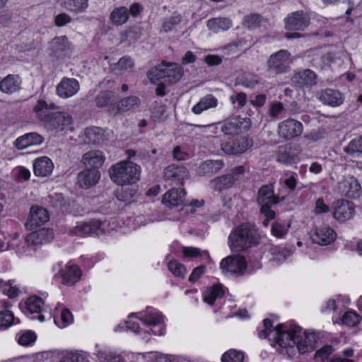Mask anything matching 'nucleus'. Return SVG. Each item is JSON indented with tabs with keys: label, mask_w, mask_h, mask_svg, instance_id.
<instances>
[{
	"label": "nucleus",
	"mask_w": 362,
	"mask_h": 362,
	"mask_svg": "<svg viewBox=\"0 0 362 362\" xmlns=\"http://www.w3.org/2000/svg\"><path fill=\"white\" fill-rule=\"evenodd\" d=\"M264 329L259 332L260 338H266L272 332H274V341L281 347L286 349V354L293 357L297 352L304 354L313 351L317 343V337L313 333H307L297 325L288 327L284 324H279L273 328L269 319L263 321Z\"/></svg>",
	"instance_id": "obj_1"
},
{
	"label": "nucleus",
	"mask_w": 362,
	"mask_h": 362,
	"mask_svg": "<svg viewBox=\"0 0 362 362\" xmlns=\"http://www.w3.org/2000/svg\"><path fill=\"white\" fill-rule=\"evenodd\" d=\"M111 180L117 185H133L140 180L141 167L126 159L112 165L109 169Z\"/></svg>",
	"instance_id": "obj_2"
},
{
	"label": "nucleus",
	"mask_w": 362,
	"mask_h": 362,
	"mask_svg": "<svg viewBox=\"0 0 362 362\" xmlns=\"http://www.w3.org/2000/svg\"><path fill=\"white\" fill-rule=\"evenodd\" d=\"M228 242L232 250L238 251L253 247L258 243L257 230L249 223H243L231 232Z\"/></svg>",
	"instance_id": "obj_3"
},
{
	"label": "nucleus",
	"mask_w": 362,
	"mask_h": 362,
	"mask_svg": "<svg viewBox=\"0 0 362 362\" xmlns=\"http://www.w3.org/2000/svg\"><path fill=\"white\" fill-rule=\"evenodd\" d=\"M291 54L286 49H281L272 54L267 62V71L274 75L288 72L291 68Z\"/></svg>",
	"instance_id": "obj_4"
},
{
	"label": "nucleus",
	"mask_w": 362,
	"mask_h": 362,
	"mask_svg": "<svg viewBox=\"0 0 362 362\" xmlns=\"http://www.w3.org/2000/svg\"><path fill=\"white\" fill-rule=\"evenodd\" d=\"M303 131L302 123L293 118H288L281 122L277 127V134L284 141H291L300 136Z\"/></svg>",
	"instance_id": "obj_5"
},
{
	"label": "nucleus",
	"mask_w": 362,
	"mask_h": 362,
	"mask_svg": "<svg viewBox=\"0 0 362 362\" xmlns=\"http://www.w3.org/2000/svg\"><path fill=\"white\" fill-rule=\"evenodd\" d=\"M163 176L170 185H183L185 180L189 177L188 170L183 165H169L164 170Z\"/></svg>",
	"instance_id": "obj_6"
},
{
	"label": "nucleus",
	"mask_w": 362,
	"mask_h": 362,
	"mask_svg": "<svg viewBox=\"0 0 362 362\" xmlns=\"http://www.w3.org/2000/svg\"><path fill=\"white\" fill-rule=\"evenodd\" d=\"M220 268L224 274L243 275L247 268V262L243 256H228L221 260Z\"/></svg>",
	"instance_id": "obj_7"
},
{
	"label": "nucleus",
	"mask_w": 362,
	"mask_h": 362,
	"mask_svg": "<svg viewBox=\"0 0 362 362\" xmlns=\"http://www.w3.org/2000/svg\"><path fill=\"white\" fill-rule=\"evenodd\" d=\"M284 22L288 30H303L309 26L310 17L307 12L300 10L289 13Z\"/></svg>",
	"instance_id": "obj_8"
},
{
	"label": "nucleus",
	"mask_w": 362,
	"mask_h": 362,
	"mask_svg": "<svg viewBox=\"0 0 362 362\" xmlns=\"http://www.w3.org/2000/svg\"><path fill=\"white\" fill-rule=\"evenodd\" d=\"M141 105V100L139 97L132 95L125 97L119 100L117 103L109 105L107 112L110 115L117 116L124 114L128 111L137 108Z\"/></svg>",
	"instance_id": "obj_9"
},
{
	"label": "nucleus",
	"mask_w": 362,
	"mask_h": 362,
	"mask_svg": "<svg viewBox=\"0 0 362 362\" xmlns=\"http://www.w3.org/2000/svg\"><path fill=\"white\" fill-rule=\"evenodd\" d=\"M252 146V141L247 137L237 136L229 139L221 145L222 151L228 155L244 153Z\"/></svg>",
	"instance_id": "obj_10"
},
{
	"label": "nucleus",
	"mask_w": 362,
	"mask_h": 362,
	"mask_svg": "<svg viewBox=\"0 0 362 362\" xmlns=\"http://www.w3.org/2000/svg\"><path fill=\"white\" fill-rule=\"evenodd\" d=\"M336 233L327 225L314 227L310 232L312 241L320 245H327L336 239Z\"/></svg>",
	"instance_id": "obj_11"
},
{
	"label": "nucleus",
	"mask_w": 362,
	"mask_h": 362,
	"mask_svg": "<svg viewBox=\"0 0 362 362\" xmlns=\"http://www.w3.org/2000/svg\"><path fill=\"white\" fill-rule=\"evenodd\" d=\"M333 218L339 222H344L353 218L354 205L345 199H338L332 204Z\"/></svg>",
	"instance_id": "obj_12"
},
{
	"label": "nucleus",
	"mask_w": 362,
	"mask_h": 362,
	"mask_svg": "<svg viewBox=\"0 0 362 362\" xmlns=\"http://www.w3.org/2000/svg\"><path fill=\"white\" fill-rule=\"evenodd\" d=\"M250 126L248 118L233 117L227 119L221 127L225 134H235L247 131Z\"/></svg>",
	"instance_id": "obj_13"
},
{
	"label": "nucleus",
	"mask_w": 362,
	"mask_h": 362,
	"mask_svg": "<svg viewBox=\"0 0 362 362\" xmlns=\"http://www.w3.org/2000/svg\"><path fill=\"white\" fill-rule=\"evenodd\" d=\"M49 218V214L45 209L33 206L30 209V215L25 226L28 230H32L35 227L46 223Z\"/></svg>",
	"instance_id": "obj_14"
},
{
	"label": "nucleus",
	"mask_w": 362,
	"mask_h": 362,
	"mask_svg": "<svg viewBox=\"0 0 362 362\" xmlns=\"http://www.w3.org/2000/svg\"><path fill=\"white\" fill-rule=\"evenodd\" d=\"M317 74L311 69H307L296 73L291 78L292 83L297 88H310L315 86Z\"/></svg>",
	"instance_id": "obj_15"
},
{
	"label": "nucleus",
	"mask_w": 362,
	"mask_h": 362,
	"mask_svg": "<svg viewBox=\"0 0 362 362\" xmlns=\"http://www.w3.org/2000/svg\"><path fill=\"white\" fill-rule=\"evenodd\" d=\"M78 81L73 78H63L56 87L57 94L62 98L74 95L79 90Z\"/></svg>",
	"instance_id": "obj_16"
},
{
	"label": "nucleus",
	"mask_w": 362,
	"mask_h": 362,
	"mask_svg": "<svg viewBox=\"0 0 362 362\" xmlns=\"http://www.w3.org/2000/svg\"><path fill=\"white\" fill-rule=\"evenodd\" d=\"M279 201V197L274 194L273 184L264 185L259 189L257 195V202L260 206L275 205L277 204Z\"/></svg>",
	"instance_id": "obj_17"
},
{
	"label": "nucleus",
	"mask_w": 362,
	"mask_h": 362,
	"mask_svg": "<svg viewBox=\"0 0 362 362\" xmlns=\"http://www.w3.org/2000/svg\"><path fill=\"white\" fill-rule=\"evenodd\" d=\"M100 177V173L96 168H87L78 174L77 182L81 188H89L95 185Z\"/></svg>",
	"instance_id": "obj_18"
},
{
	"label": "nucleus",
	"mask_w": 362,
	"mask_h": 362,
	"mask_svg": "<svg viewBox=\"0 0 362 362\" xmlns=\"http://www.w3.org/2000/svg\"><path fill=\"white\" fill-rule=\"evenodd\" d=\"M339 191L341 195L356 199L360 197L361 186L358 180L351 177L339 183Z\"/></svg>",
	"instance_id": "obj_19"
},
{
	"label": "nucleus",
	"mask_w": 362,
	"mask_h": 362,
	"mask_svg": "<svg viewBox=\"0 0 362 362\" xmlns=\"http://www.w3.org/2000/svg\"><path fill=\"white\" fill-rule=\"evenodd\" d=\"M54 238L53 230L49 228H40L29 233L25 238L28 246L49 243Z\"/></svg>",
	"instance_id": "obj_20"
},
{
	"label": "nucleus",
	"mask_w": 362,
	"mask_h": 362,
	"mask_svg": "<svg viewBox=\"0 0 362 362\" xmlns=\"http://www.w3.org/2000/svg\"><path fill=\"white\" fill-rule=\"evenodd\" d=\"M317 98L324 105L331 107H337L343 103L344 98L341 93L335 89L326 88L319 91Z\"/></svg>",
	"instance_id": "obj_21"
},
{
	"label": "nucleus",
	"mask_w": 362,
	"mask_h": 362,
	"mask_svg": "<svg viewBox=\"0 0 362 362\" xmlns=\"http://www.w3.org/2000/svg\"><path fill=\"white\" fill-rule=\"evenodd\" d=\"M185 201V192L183 188L175 186L169 189L163 196V203L169 208L183 204Z\"/></svg>",
	"instance_id": "obj_22"
},
{
	"label": "nucleus",
	"mask_w": 362,
	"mask_h": 362,
	"mask_svg": "<svg viewBox=\"0 0 362 362\" xmlns=\"http://www.w3.org/2000/svg\"><path fill=\"white\" fill-rule=\"evenodd\" d=\"M107 139L108 133L100 127H88L84 131V141L87 144H101Z\"/></svg>",
	"instance_id": "obj_23"
},
{
	"label": "nucleus",
	"mask_w": 362,
	"mask_h": 362,
	"mask_svg": "<svg viewBox=\"0 0 362 362\" xmlns=\"http://www.w3.org/2000/svg\"><path fill=\"white\" fill-rule=\"evenodd\" d=\"M101 221L92 219L88 221L78 223L72 230V233L77 235H88L98 234L100 230Z\"/></svg>",
	"instance_id": "obj_24"
},
{
	"label": "nucleus",
	"mask_w": 362,
	"mask_h": 362,
	"mask_svg": "<svg viewBox=\"0 0 362 362\" xmlns=\"http://www.w3.org/2000/svg\"><path fill=\"white\" fill-rule=\"evenodd\" d=\"M62 283L64 285L70 286L74 285L79 281L81 276L80 268L74 264H68L60 271Z\"/></svg>",
	"instance_id": "obj_25"
},
{
	"label": "nucleus",
	"mask_w": 362,
	"mask_h": 362,
	"mask_svg": "<svg viewBox=\"0 0 362 362\" xmlns=\"http://www.w3.org/2000/svg\"><path fill=\"white\" fill-rule=\"evenodd\" d=\"M73 122L72 117L66 112H54L49 121L46 128L50 130L62 131Z\"/></svg>",
	"instance_id": "obj_26"
},
{
	"label": "nucleus",
	"mask_w": 362,
	"mask_h": 362,
	"mask_svg": "<svg viewBox=\"0 0 362 362\" xmlns=\"http://www.w3.org/2000/svg\"><path fill=\"white\" fill-rule=\"evenodd\" d=\"M44 141V138L36 132H30L25 134L19 136L14 142V146L18 149H25L31 146H37L41 144Z\"/></svg>",
	"instance_id": "obj_27"
},
{
	"label": "nucleus",
	"mask_w": 362,
	"mask_h": 362,
	"mask_svg": "<svg viewBox=\"0 0 362 362\" xmlns=\"http://www.w3.org/2000/svg\"><path fill=\"white\" fill-rule=\"evenodd\" d=\"M224 166L222 160H206L197 168V173L200 176L211 177L217 173Z\"/></svg>",
	"instance_id": "obj_28"
},
{
	"label": "nucleus",
	"mask_w": 362,
	"mask_h": 362,
	"mask_svg": "<svg viewBox=\"0 0 362 362\" xmlns=\"http://www.w3.org/2000/svg\"><path fill=\"white\" fill-rule=\"evenodd\" d=\"M53 168L52 161L47 156L36 158L33 161V172L36 176L47 177L52 173Z\"/></svg>",
	"instance_id": "obj_29"
},
{
	"label": "nucleus",
	"mask_w": 362,
	"mask_h": 362,
	"mask_svg": "<svg viewBox=\"0 0 362 362\" xmlns=\"http://www.w3.org/2000/svg\"><path fill=\"white\" fill-rule=\"evenodd\" d=\"M69 42L66 36L54 37L49 45V54L57 58L63 57L69 49Z\"/></svg>",
	"instance_id": "obj_30"
},
{
	"label": "nucleus",
	"mask_w": 362,
	"mask_h": 362,
	"mask_svg": "<svg viewBox=\"0 0 362 362\" xmlns=\"http://www.w3.org/2000/svg\"><path fill=\"white\" fill-rule=\"evenodd\" d=\"M105 156L100 151H90L83 154L81 162L89 168L98 170L105 162Z\"/></svg>",
	"instance_id": "obj_31"
},
{
	"label": "nucleus",
	"mask_w": 362,
	"mask_h": 362,
	"mask_svg": "<svg viewBox=\"0 0 362 362\" xmlns=\"http://www.w3.org/2000/svg\"><path fill=\"white\" fill-rule=\"evenodd\" d=\"M21 83L18 75L8 74L0 82V90L3 93L11 94L21 89Z\"/></svg>",
	"instance_id": "obj_32"
},
{
	"label": "nucleus",
	"mask_w": 362,
	"mask_h": 362,
	"mask_svg": "<svg viewBox=\"0 0 362 362\" xmlns=\"http://www.w3.org/2000/svg\"><path fill=\"white\" fill-rule=\"evenodd\" d=\"M139 320L146 325L156 326L163 323L164 316L161 313L150 308L140 313Z\"/></svg>",
	"instance_id": "obj_33"
},
{
	"label": "nucleus",
	"mask_w": 362,
	"mask_h": 362,
	"mask_svg": "<svg viewBox=\"0 0 362 362\" xmlns=\"http://www.w3.org/2000/svg\"><path fill=\"white\" fill-rule=\"evenodd\" d=\"M33 112H35L36 117L44 123L45 127L54 113L49 110L48 104L44 100H39L37 101L33 107Z\"/></svg>",
	"instance_id": "obj_34"
},
{
	"label": "nucleus",
	"mask_w": 362,
	"mask_h": 362,
	"mask_svg": "<svg viewBox=\"0 0 362 362\" xmlns=\"http://www.w3.org/2000/svg\"><path fill=\"white\" fill-rule=\"evenodd\" d=\"M218 105V100L212 94H208L202 97L199 101L193 106L192 111L195 115H199L202 112L210 108H214Z\"/></svg>",
	"instance_id": "obj_35"
},
{
	"label": "nucleus",
	"mask_w": 362,
	"mask_h": 362,
	"mask_svg": "<svg viewBox=\"0 0 362 362\" xmlns=\"http://www.w3.org/2000/svg\"><path fill=\"white\" fill-rule=\"evenodd\" d=\"M236 180L237 177H234L233 175L226 174L211 180L209 186L211 189L221 191L231 187Z\"/></svg>",
	"instance_id": "obj_36"
},
{
	"label": "nucleus",
	"mask_w": 362,
	"mask_h": 362,
	"mask_svg": "<svg viewBox=\"0 0 362 362\" xmlns=\"http://www.w3.org/2000/svg\"><path fill=\"white\" fill-rule=\"evenodd\" d=\"M232 25L231 20L228 18H214L207 21V27L214 33L227 30Z\"/></svg>",
	"instance_id": "obj_37"
},
{
	"label": "nucleus",
	"mask_w": 362,
	"mask_h": 362,
	"mask_svg": "<svg viewBox=\"0 0 362 362\" xmlns=\"http://www.w3.org/2000/svg\"><path fill=\"white\" fill-rule=\"evenodd\" d=\"M134 66L133 59L129 56L122 57L117 63L111 65V71L115 74H122L125 71H131Z\"/></svg>",
	"instance_id": "obj_38"
},
{
	"label": "nucleus",
	"mask_w": 362,
	"mask_h": 362,
	"mask_svg": "<svg viewBox=\"0 0 362 362\" xmlns=\"http://www.w3.org/2000/svg\"><path fill=\"white\" fill-rule=\"evenodd\" d=\"M165 82L169 83H175L177 82L182 76V69L177 64H168L166 66Z\"/></svg>",
	"instance_id": "obj_39"
},
{
	"label": "nucleus",
	"mask_w": 362,
	"mask_h": 362,
	"mask_svg": "<svg viewBox=\"0 0 362 362\" xmlns=\"http://www.w3.org/2000/svg\"><path fill=\"white\" fill-rule=\"evenodd\" d=\"M96 356L100 362H126L120 354L109 349L98 351Z\"/></svg>",
	"instance_id": "obj_40"
},
{
	"label": "nucleus",
	"mask_w": 362,
	"mask_h": 362,
	"mask_svg": "<svg viewBox=\"0 0 362 362\" xmlns=\"http://www.w3.org/2000/svg\"><path fill=\"white\" fill-rule=\"evenodd\" d=\"M61 5L68 11L81 13L88 7V0H60Z\"/></svg>",
	"instance_id": "obj_41"
},
{
	"label": "nucleus",
	"mask_w": 362,
	"mask_h": 362,
	"mask_svg": "<svg viewBox=\"0 0 362 362\" xmlns=\"http://www.w3.org/2000/svg\"><path fill=\"white\" fill-rule=\"evenodd\" d=\"M110 18L115 25H123L129 19V11L124 6L116 8L112 11Z\"/></svg>",
	"instance_id": "obj_42"
},
{
	"label": "nucleus",
	"mask_w": 362,
	"mask_h": 362,
	"mask_svg": "<svg viewBox=\"0 0 362 362\" xmlns=\"http://www.w3.org/2000/svg\"><path fill=\"white\" fill-rule=\"evenodd\" d=\"M224 289L221 285H215L211 288H208L204 296V300L208 304L214 305L216 298H221L224 296Z\"/></svg>",
	"instance_id": "obj_43"
},
{
	"label": "nucleus",
	"mask_w": 362,
	"mask_h": 362,
	"mask_svg": "<svg viewBox=\"0 0 362 362\" xmlns=\"http://www.w3.org/2000/svg\"><path fill=\"white\" fill-rule=\"evenodd\" d=\"M344 151L354 158L362 156V136L353 139L344 148Z\"/></svg>",
	"instance_id": "obj_44"
},
{
	"label": "nucleus",
	"mask_w": 362,
	"mask_h": 362,
	"mask_svg": "<svg viewBox=\"0 0 362 362\" xmlns=\"http://www.w3.org/2000/svg\"><path fill=\"white\" fill-rule=\"evenodd\" d=\"M44 302L42 299L37 296H31L25 302V308L28 313H40L42 310Z\"/></svg>",
	"instance_id": "obj_45"
},
{
	"label": "nucleus",
	"mask_w": 362,
	"mask_h": 362,
	"mask_svg": "<svg viewBox=\"0 0 362 362\" xmlns=\"http://www.w3.org/2000/svg\"><path fill=\"white\" fill-rule=\"evenodd\" d=\"M182 18L178 13H173L171 16L165 18L163 21L162 30L168 33L175 29L176 26L182 22Z\"/></svg>",
	"instance_id": "obj_46"
},
{
	"label": "nucleus",
	"mask_w": 362,
	"mask_h": 362,
	"mask_svg": "<svg viewBox=\"0 0 362 362\" xmlns=\"http://www.w3.org/2000/svg\"><path fill=\"white\" fill-rule=\"evenodd\" d=\"M269 251L274 257L273 260L277 263L284 262L293 253L291 250L280 248L279 247H272Z\"/></svg>",
	"instance_id": "obj_47"
},
{
	"label": "nucleus",
	"mask_w": 362,
	"mask_h": 362,
	"mask_svg": "<svg viewBox=\"0 0 362 362\" xmlns=\"http://www.w3.org/2000/svg\"><path fill=\"white\" fill-rule=\"evenodd\" d=\"M167 63L163 62L157 66L152 68L148 72V76L151 81L155 82L156 81L161 78H165Z\"/></svg>",
	"instance_id": "obj_48"
},
{
	"label": "nucleus",
	"mask_w": 362,
	"mask_h": 362,
	"mask_svg": "<svg viewBox=\"0 0 362 362\" xmlns=\"http://www.w3.org/2000/svg\"><path fill=\"white\" fill-rule=\"evenodd\" d=\"M18 319H15L13 313L8 310L0 311V328L6 329L13 323H19Z\"/></svg>",
	"instance_id": "obj_49"
},
{
	"label": "nucleus",
	"mask_w": 362,
	"mask_h": 362,
	"mask_svg": "<svg viewBox=\"0 0 362 362\" xmlns=\"http://www.w3.org/2000/svg\"><path fill=\"white\" fill-rule=\"evenodd\" d=\"M59 362H89V361L86 353L69 352L64 355Z\"/></svg>",
	"instance_id": "obj_50"
},
{
	"label": "nucleus",
	"mask_w": 362,
	"mask_h": 362,
	"mask_svg": "<svg viewBox=\"0 0 362 362\" xmlns=\"http://www.w3.org/2000/svg\"><path fill=\"white\" fill-rule=\"evenodd\" d=\"M264 18L259 14H251L245 17L243 25L250 30L259 27Z\"/></svg>",
	"instance_id": "obj_51"
},
{
	"label": "nucleus",
	"mask_w": 362,
	"mask_h": 362,
	"mask_svg": "<svg viewBox=\"0 0 362 362\" xmlns=\"http://www.w3.org/2000/svg\"><path fill=\"white\" fill-rule=\"evenodd\" d=\"M243 353L235 349L226 351L221 357L222 362H243Z\"/></svg>",
	"instance_id": "obj_52"
},
{
	"label": "nucleus",
	"mask_w": 362,
	"mask_h": 362,
	"mask_svg": "<svg viewBox=\"0 0 362 362\" xmlns=\"http://www.w3.org/2000/svg\"><path fill=\"white\" fill-rule=\"evenodd\" d=\"M168 267L169 271L175 276L180 278H184L185 274L186 273V268L185 265L178 262L176 260H171L168 264Z\"/></svg>",
	"instance_id": "obj_53"
},
{
	"label": "nucleus",
	"mask_w": 362,
	"mask_h": 362,
	"mask_svg": "<svg viewBox=\"0 0 362 362\" xmlns=\"http://www.w3.org/2000/svg\"><path fill=\"white\" fill-rule=\"evenodd\" d=\"M361 317L354 312L348 311L344 314L341 318L342 323L349 326L354 327L359 323Z\"/></svg>",
	"instance_id": "obj_54"
},
{
	"label": "nucleus",
	"mask_w": 362,
	"mask_h": 362,
	"mask_svg": "<svg viewBox=\"0 0 362 362\" xmlns=\"http://www.w3.org/2000/svg\"><path fill=\"white\" fill-rule=\"evenodd\" d=\"M112 94L109 91L100 92L95 98V102L98 107L107 106L111 100Z\"/></svg>",
	"instance_id": "obj_55"
},
{
	"label": "nucleus",
	"mask_w": 362,
	"mask_h": 362,
	"mask_svg": "<svg viewBox=\"0 0 362 362\" xmlns=\"http://www.w3.org/2000/svg\"><path fill=\"white\" fill-rule=\"evenodd\" d=\"M240 83L246 88H252L258 83V78L256 75L247 74L241 78Z\"/></svg>",
	"instance_id": "obj_56"
},
{
	"label": "nucleus",
	"mask_w": 362,
	"mask_h": 362,
	"mask_svg": "<svg viewBox=\"0 0 362 362\" xmlns=\"http://www.w3.org/2000/svg\"><path fill=\"white\" fill-rule=\"evenodd\" d=\"M36 339V335L31 331H28L18 338V343L23 346H29Z\"/></svg>",
	"instance_id": "obj_57"
},
{
	"label": "nucleus",
	"mask_w": 362,
	"mask_h": 362,
	"mask_svg": "<svg viewBox=\"0 0 362 362\" xmlns=\"http://www.w3.org/2000/svg\"><path fill=\"white\" fill-rule=\"evenodd\" d=\"M333 351L334 349L332 346L325 345L316 351L314 357L315 358H319L321 361H324L328 358Z\"/></svg>",
	"instance_id": "obj_58"
},
{
	"label": "nucleus",
	"mask_w": 362,
	"mask_h": 362,
	"mask_svg": "<svg viewBox=\"0 0 362 362\" xmlns=\"http://www.w3.org/2000/svg\"><path fill=\"white\" fill-rule=\"evenodd\" d=\"M272 233L274 236L282 238L287 233V230L283 224L279 223H273L272 225Z\"/></svg>",
	"instance_id": "obj_59"
},
{
	"label": "nucleus",
	"mask_w": 362,
	"mask_h": 362,
	"mask_svg": "<svg viewBox=\"0 0 362 362\" xmlns=\"http://www.w3.org/2000/svg\"><path fill=\"white\" fill-rule=\"evenodd\" d=\"M206 266L200 265L194 268L192 274L189 276V281L191 283H195L198 279L205 273Z\"/></svg>",
	"instance_id": "obj_60"
},
{
	"label": "nucleus",
	"mask_w": 362,
	"mask_h": 362,
	"mask_svg": "<svg viewBox=\"0 0 362 362\" xmlns=\"http://www.w3.org/2000/svg\"><path fill=\"white\" fill-rule=\"evenodd\" d=\"M329 210V206L325 204L323 199L319 198L316 200L315 212L317 214H325Z\"/></svg>",
	"instance_id": "obj_61"
},
{
	"label": "nucleus",
	"mask_w": 362,
	"mask_h": 362,
	"mask_svg": "<svg viewBox=\"0 0 362 362\" xmlns=\"http://www.w3.org/2000/svg\"><path fill=\"white\" fill-rule=\"evenodd\" d=\"M71 21V17L64 13H60L55 17V24L59 27L66 25L67 23H70Z\"/></svg>",
	"instance_id": "obj_62"
},
{
	"label": "nucleus",
	"mask_w": 362,
	"mask_h": 362,
	"mask_svg": "<svg viewBox=\"0 0 362 362\" xmlns=\"http://www.w3.org/2000/svg\"><path fill=\"white\" fill-rule=\"evenodd\" d=\"M173 158L177 160H185L189 158L188 153L183 151L181 146H176L173 151Z\"/></svg>",
	"instance_id": "obj_63"
},
{
	"label": "nucleus",
	"mask_w": 362,
	"mask_h": 362,
	"mask_svg": "<svg viewBox=\"0 0 362 362\" xmlns=\"http://www.w3.org/2000/svg\"><path fill=\"white\" fill-rule=\"evenodd\" d=\"M230 100L233 103L238 102L240 107L245 105L247 100V95L245 93L240 92L230 96Z\"/></svg>",
	"instance_id": "obj_64"
}]
</instances>
